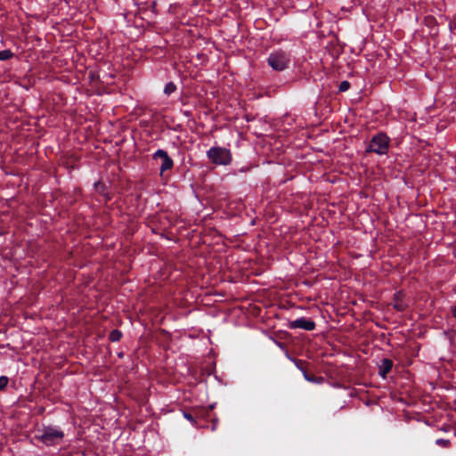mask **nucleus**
<instances>
[{"instance_id": "nucleus-1", "label": "nucleus", "mask_w": 456, "mask_h": 456, "mask_svg": "<svg viewBox=\"0 0 456 456\" xmlns=\"http://www.w3.org/2000/svg\"><path fill=\"white\" fill-rule=\"evenodd\" d=\"M266 61L273 70L281 72L289 68L292 59L289 52L276 49L268 55Z\"/></svg>"}, {"instance_id": "nucleus-2", "label": "nucleus", "mask_w": 456, "mask_h": 456, "mask_svg": "<svg viewBox=\"0 0 456 456\" xmlns=\"http://www.w3.org/2000/svg\"><path fill=\"white\" fill-rule=\"evenodd\" d=\"M64 437L63 431L57 427L47 426L38 430L36 438L46 446H53L59 444Z\"/></svg>"}, {"instance_id": "nucleus-3", "label": "nucleus", "mask_w": 456, "mask_h": 456, "mask_svg": "<svg viewBox=\"0 0 456 456\" xmlns=\"http://www.w3.org/2000/svg\"><path fill=\"white\" fill-rule=\"evenodd\" d=\"M208 159L215 165L227 166L232 159V152L229 149L220 146H213L207 151Z\"/></svg>"}, {"instance_id": "nucleus-4", "label": "nucleus", "mask_w": 456, "mask_h": 456, "mask_svg": "<svg viewBox=\"0 0 456 456\" xmlns=\"http://www.w3.org/2000/svg\"><path fill=\"white\" fill-rule=\"evenodd\" d=\"M390 139L385 133H378L373 135L367 148L368 152L378 155H386L389 150Z\"/></svg>"}, {"instance_id": "nucleus-5", "label": "nucleus", "mask_w": 456, "mask_h": 456, "mask_svg": "<svg viewBox=\"0 0 456 456\" xmlns=\"http://www.w3.org/2000/svg\"><path fill=\"white\" fill-rule=\"evenodd\" d=\"M153 159L158 160L160 159L161 164L159 167L160 173H164L167 170L172 168L174 162L172 159L168 156L167 152L162 149L157 150L152 156Z\"/></svg>"}, {"instance_id": "nucleus-6", "label": "nucleus", "mask_w": 456, "mask_h": 456, "mask_svg": "<svg viewBox=\"0 0 456 456\" xmlns=\"http://www.w3.org/2000/svg\"><path fill=\"white\" fill-rule=\"evenodd\" d=\"M289 327L292 330L300 329V330L311 331L315 329V322L314 321H312L311 319L300 317L294 321H291L289 324Z\"/></svg>"}, {"instance_id": "nucleus-7", "label": "nucleus", "mask_w": 456, "mask_h": 456, "mask_svg": "<svg viewBox=\"0 0 456 456\" xmlns=\"http://www.w3.org/2000/svg\"><path fill=\"white\" fill-rule=\"evenodd\" d=\"M393 367V362L392 360L388 359V358H384L381 362H380V365H379V374L382 377V378H386L387 374L388 372H390L391 369Z\"/></svg>"}, {"instance_id": "nucleus-8", "label": "nucleus", "mask_w": 456, "mask_h": 456, "mask_svg": "<svg viewBox=\"0 0 456 456\" xmlns=\"http://www.w3.org/2000/svg\"><path fill=\"white\" fill-rule=\"evenodd\" d=\"M393 306L398 311H404L407 308V304L403 299L401 291L395 294Z\"/></svg>"}, {"instance_id": "nucleus-9", "label": "nucleus", "mask_w": 456, "mask_h": 456, "mask_svg": "<svg viewBox=\"0 0 456 456\" xmlns=\"http://www.w3.org/2000/svg\"><path fill=\"white\" fill-rule=\"evenodd\" d=\"M183 417H184V419H187V420H188V421H189V422H190V423H191L194 428H200V426H199V424H198V421H197L196 418H195L192 414H191V413H189V412H187V411H183Z\"/></svg>"}, {"instance_id": "nucleus-10", "label": "nucleus", "mask_w": 456, "mask_h": 456, "mask_svg": "<svg viewBox=\"0 0 456 456\" xmlns=\"http://www.w3.org/2000/svg\"><path fill=\"white\" fill-rule=\"evenodd\" d=\"M303 376H304L305 380H307L309 382H312V383H319V382H321L323 379L322 377L317 378L314 375H309L306 372V370H303Z\"/></svg>"}, {"instance_id": "nucleus-11", "label": "nucleus", "mask_w": 456, "mask_h": 456, "mask_svg": "<svg viewBox=\"0 0 456 456\" xmlns=\"http://www.w3.org/2000/svg\"><path fill=\"white\" fill-rule=\"evenodd\" d=\"M176 86L173 82H168L164 87V94L169 96L171 94L175 92Z\"/></svg>"}, {"instance_id": "nucleus-12", "label": "nucleus", "mask_w": 456, "mask_h": 456, "mask_svg": "<svg viewBox=\"0 0 456 456\" xmlns=\"http://www.w3.org/2000/svg\"><path fill=\"white\" fill-rule=\"evenodd\" d=\"M13 56V53L11 50L0 51V61H7Z\"/></svg>"}, {"instance_id": "nucleus-13", "label": "nucleus", "mask_w": 456, "mask_h": 456, "mask_svg": "<svg viewBox=\"0 0 456 456\" xmlns=\"http://www.w3.org/2000/svg\"><path fill=\"white\" fill-rule=\"evenodd\" d=\"M122 337V333L118 330H113L110 333V339L112 341V342H117V341H119L120 338Z\"/></svg>"}, {"instance_id": "nucleus-14", "label": "nucleus", "mask_w": 456, "mask_h": 456, "mask_svg": "<svg viewBox=\"0 0 456 456\" xmlns=\"http://www.w3.org/2000/svg\"><path fill=\"white\" fill-rule=\"evenodd\" d=\"M350 88V83L346 80L342 81L338 86L339 92H346Z\"/></svg>"}, {"instance_id": "nucleus-15", "label": "nucleus", "mask_w": 456, "mask_h": 456, "mask_svg": "<svg viewBox=\"0 0 456 456\" xmlns=\"http://www.w3.org/2000/svg\"><path fill=\"white\" fill-rule=\"evenodd\" d=\"M9 382V379L6 376L0 377V390L4 389Z\"/></svg>"}, {"instance_id": "nucleus-16", "label": "nucleus", "mask_w": 456, "mask_h": 456, "mask_svg": "<svg viewBox=\"0 0 456 456\" xmlns=\"http://www.w3.org/2000/svg\"><path fill=\"white\" fill-rule=\"evenodd\" d=\"M436 444L437 445H441V446H444V447H447L449 444H450V441L449 440H446V439H443V438H440V439H437L436 441Z\"/></svg>"}, {"instance_id": "nucleus-17", "label": "nucleus", "mask_w": 456, "mask_h": 456, "mask_svg": "<svg viewBox=\"0 0 456 456\" xmlns=\"http://www.w3.org/2000/svg\"><path fill=\"white\" fill-rule=\"evenodd\" d=\"M94 186L96 191H98L99 192H102V189L104 188V185L102 184L101 183H95Z\"/></svg>"}, {"instance_id": "nucleus-18", "label": "nucleus", "mask_w": 456, "mask_h": 456, "mask_svg": "<svg viewBox=\"0 0 456 456\" xmlns=\"http://www.w3.org/2000/svg\"><path fill=\"white\" fill-rule=\"evenodd\" d=\"M297 365V367L303 372V370H305L301 365H300V362L296 361V360H293Z\"/></svg>"}, {"instance_id": "nucleus-19", "label": "nucleus", "mask_w": 456, "mask_h": 456, "mask_svg": "<svg viewBox=\"0 0 456 456\" xmlns=\"http://www.w3.org/2000/svg\"><path fill=\"white\" fill-rule=\"evenodd\" d=\"M216 427H217V420L215 419L214 422H213V425H212V428H211V430L212 431H215L216 429Z\"/></svg>"}]
</instances>
